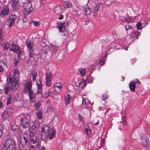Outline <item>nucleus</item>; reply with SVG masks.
<instances>
[{
  "mask_svg": "<svg viewBox=\"0 0 150 150\" xmlns=\"http://www.w3.org/2000/svg\"><path fill=\"white\" fill-rule=\"evenodd\" d=\"M9 82L7 83L3 87V90L5 94L7 95L9 92L12 90L16 91L18 88V77L17 76H10Z\"/></svg>",
  "mask_w": 150,
  "mask_h": 150,
  "instance_id": "1",
  "label": "nucleus"
},
{
  "mask_svg": "<svg viewBox=\"0 0 150 150\" xmlns=\"http://www.w3.org/2000/svg\"><path fill=\"white\" fill-rule=\"evenodd\" d=\"M56 132L48 126L44 125L41 128V139L44 141H46L48 138L52 139L55 136Z\"/></svg>",
  "mask_w": 150,
  "mask_h": 150,
  "instance_id": "2",
  "label": "nucleus"
},
{
  "mask_svg": "<svg viewBox=\"0 0 150 150\" xmlns=\"http://www.w3.org/2000/svg\"><path fill=\"white\" fill-rule=\"evenodd\" d=\"M38 137L35 135H32L26 133H25L21 136V140L23 141V139L25 141L26 144H31L36 143L38 142Z\"/></svg>",
  "mask_w": 150,
  "mask_h": 150,
  "instance_id": "3",
  "label": "nucleus"
},
{
  "mask_svg": "<svg viewBox=\"0 0 150 150\" xmlns=\"http://www.w3.org/2000/svg\"><path fill=\"white\" fill-rule=\"evenodd\" d=\"M21 125L24 128L29 127L30 124V115L28 113L24 115L20 119Z\"/></svg>",
  "mask_w": 150,
  "mask_h": 150,
  "instance_id": "4",
  "label": "nucleus"
},
{
  "mask_svg": "<svg viewBox=\"0 0 150 150\" xmlns=\"http://www.w3.org/2000/svg\"><path fill=\"white\" fill-rule=\"evenodd\" d=\"M4 147V150H16V149L15 141L11 139H8L6 140Z\"/></svg>",
  "mask_w": 150,
  "mask_h": 150,
  "instance_id": "5",
  "label": "nucleus"
},
{
  "mask_svg": "<svg viewBox=\"0 0 150 150\" xmlns=\"http://www.w3.org/2000/svg\"><path fill=\"white\" fill-rule=\"evenodd\" d=\"M13 113V109L11 108H8L2 114V117L3 120H5L9 118L12 115Z\"/></svg>",
  "mask_w": 150,
  "mask_h": 150,
  "instance_id": "6",
  "label": "nucleus"
},
{
  "mask_svg": "<svg viewBox=\"0 0 150 150\" xmlns=\"http://www.w3.org/2000/svg\"><path fill=\"white\" fill-rule=\"evenodd\" d=\"M142 143L145 149H148L149 147V142L147 136L143 134L141 137Z\"/></svg>",
  "mask_w": 150,
  "mask_h": 150,
  "instance_id": "7",
  "label": "nucleus"
},
{
  "mask_svg": "<svg viewBox=\"0 0 150 150\" xmlns=\"http://www.w3.org/2000/svg\"><path fill=\"white\" fill-rule=\"evenodd\" d=\"M140 83L141 82L138 79H137V81H131L129 84V86L130 90L132 91L135 92V89H136L137 86L140 85Z\"/></svg>",
  "mask_w": 150,
  "mask_h": 150,
  "instance_id": "8",
  "label": "nucleus"
},
{
  "mask_svg": "<svg viewBox=\"0 0 150 150\" xmlns=\"http://www.w3.org/2000/svg\"><path fill=\"white\" fill-rule=\"evenodd\" d=\"M17 18V16L16 15L11 14L9 16L6 22V25L9 27H11L14 25L15 20Z\"/></svg>",
  "mask_w": 150,
  "mask_h": 150,
  "instance_id": "9",
  "label": "nucleus"
},
{
  "mask_svg": "<svg viewBox=\"0 0 150 150\" xmlns=\"http://www.w3.org/2000/svg\"><path fill=\"white\" fill-rule=\"evenodd\" d=\"M10 51H12L14 52H16L18 56H19L21 54V52L18 46L13 43L11 45V47L10 49Z\"/></svg>",
  "mask_w": 150,
  "mask_h": 150,
  "instance_id": "10",
  "label": "nucleus"
},
{
  "mask_svg": "<svg viewBox=\"0 0 150 150\" xmlns=\"http://www.w3.org/2000/svg\"><path fill=\"white\" fill-rule=\"evenodd\" d=\"M37 85L38 87V91L37 92V94L38 95L40 94L39 96L40 97H43L44 96L42 93V84L41 82L39 80H38V81H37Z\"/></svg>",
  "mask_w": 150,
  "mask_h": 150,
  "instance_id": "11",
  "label": "nucleus"
},
{
  "mask_svg": "<svg viewBox=\"0 0 150 150\" xmlns=\"http://www.w3.org/2000/svg\"><path fill=\"white\" fill-rule=\"evenodd\" d=\"M33 9L30 4H28L24 8V13L25 15H28L31 13L33 11Z\"/></svg>",
  "mask_w": 150,
  "mask_h": 150,
  "instance_id": "12",
  "label": "nucleus"
},
{
  "mask_svg": "<svg viewBox=\"0 0 150 150\" xmlns=\"http://www.w3.org/2000/svg\"><path fill=\"white\" fill-rule=\"evenodd\" d=\"M9 13L10 11L9 8L6 6L0 12V17H3L6 16L9 14Z\"/></svg>",
  "mask_w": 150,
  "mask_h": 150,
  "instance_id": "13",
  "label": "nucleus"
},
{
  "mask_svg": "<svg viewBox=\"0 0 150 150\" xmlns=\"http://www.w3.org/2000/svg\"><path fill=\"white\" fill-rule=\"evenodd\" d=\"M140 35V33L138 31H134L130 35V38L133 41L134 40L138 38V36Z\"/></svg>",
  "mask_w": 150,
  "mask_h": 150,
  "instance_id": "14",
  "label": "nucleus"
},
{
  "mask_svg": "<svg viewBox=\"0 0 150 150\" xmlns=\"http://www.w3.org/2000/svg\"><path fill=\"white\" fill-rule=\"evenodd\" d=\"M62 88L61 83H56L54 86V90L55 92L58 93L61 91Z\"/></svg>",
  "mask_w": 150,
  "mask_h": 150,
  "instance_id": "15",
  "label": "nucleus"
},
{
  "mask_svg": "<svg viewBox=\"0 0 150 150\" xmlns=\"http://www.w3.org/2000/svg\"><path fill=\"white\" fill-rule=\"evenodd\" d=\"M11 127L14 132L16 134H18L21 132L19 126L16 124L13 125Z\"/></svg>",
  "mask_w": 150,
  "mask_h": 150,
  "instance_id": "16",
  "label": "nucleus"
},
{
  "mask_svg": "<svg viewBox=\"0 0 150 150\" xmlns=\"http://www.w3.org/2000/svg\"><path fill=\"white\" fill-rule=\"evenodd\" d=\"M0 63H2L5 66L6 64V56L4 54L0 56Z\"/></svg>",
  "mask_w": 150,
  "mask_h": 150,
  "instance_id": "17",
  "label": "nucleus"
},
{
  "mask_svg": "<svg viewBox=\"0 0 150 150\" xmlns=\"http://www.w3.org/2000/svg\"><path fill=\"white\" fill-rule=\"evenodd\" d=\"M28 94L30 101L31 102L33 101L35 96L34 93L32 89H29Z\"/></svg>",
  "mask_w": 150,
  "mask_h": 150,
  "instance_id": "18",
  "label": "nucleus"
},
{
  "mask_svg": "<svg viewBox=\"0 0 150 150\" xmlns=\"http://www.w3.org/2000/svg\"><path fill=\"white\" fill-rule=\"evenodd\" d=\"M32 85L31 83H28L25 84V88L24 89V91L25 93H26L27 92L28 89V93L29 92V89H31V87Z\"/></svg>",
  "mask_w": 150,
  "mask_h": 150,
  "instance_id": "19",
  "label": "nucleus"
},
{
  "mask_svg": "<svg viewBox=\"0 0 150 150\" xmlns=\"http://www.w3.org/2000/svg\"><path fill=\"white\" fill-rule=\"evenodd\" d=\"M46 85L50 86L51 85V81L52 79V76H46Z\"/></svg>",
  "mask_w": 150,
  "mask_h": 150,
  "instance_id": "20",
  "label": "nucleus"
},
{
  "mask_svg": "<svg viewBox=\"0 0 150 150\" xmlns=\"http://www.w3.org/2000/svg\"><path fill=\"white\" fill-rule=\"evenodd\" d=\"M54 11L56 14H59L62 12L63 9L61 6H57L54 8Z\"/></svg>",
  "mask_w": 150,
  "mask_h": 150,
  "instance_id": "21",
  "label": "nucleus"
},
{
  "mask_svg": "<svg viewBox=\"0 0 150 150\" xmlns=\"http://www.w3.org/2000/svg\"><path fill=\"white\" fill-rule=\"evenodd\" d=\"M119 19L120 20L125 22L127 21L129 22H132L134 21V19L128 18V19H127L125 17L122 16H120L119 18Z\"/></svg>",
  "mask_w": 150,
  "mask_h": 150,
  "instance_id": "22",
  "label": "nucleus"
},
{
  "mask_svg": "<svg viewBox=\"0 0 150 150\" xmlns=\"http://www.w3.org/2000/svg\"><path fill=\"white\" fill-rule=\"evenodd\" d=\"M26 44L28 50L33 49V43L29 39H27L26 42Z\"/></svg>",
  "mask_w": 150,
  "mask_h": 150,
  "instance_id": "23",
  "label": "nucleus"
},
{
  "mask_svg": "<svg viewBox=\"0 0 150 150\" xmlns=\"http://www.w3.org/2000/svg\"><path fill=\"white\" fill-rule=\"evenodd\" d=\"M91 10L88 6H86L84 8V12L86 15H89L91 13Z\"/></svg>",
  "mask_w": 150,
  "mask_h": 150,
  "instance_id": "24",
  "label": "nucleus"
},
{
  "mask_svg": "<svg viewBox=\"0 0 150 150\" xmlns=\"http://www.w3.org/2000/svg\"><path fill=\"white\" fill-rule=\"evenodd\" d=\"M64 23H61L59 26V29L60 32H63L65 30V25Z\"/></svg>",
  "mask_w": 150,
  "mask_h": 150,
  "instance_id": "25",
  "label": "nucleus"
},
{
  "mask_svg": "<svg viewBox=\"0 0 150 150\" xmlns=\"http://www.w3.org/2000/svg\"><path fill=\"white\" fill-rule=\"evenodd\" d=\"M29 58H33L34 56L35 55V52L33 49L28 50Z\"/></svg>",
  "mask_w": 150,
  "mask_h": 150,
  "instance_id": "26",
  "label": "nucleus"
},
{
  "mask_svg": "<svg viewBox=\"0 0 150 150\" xmlns=\"http://www.w3.org/2000/svg\"><path fill=\"white\" fill-rule=\"evenodd\" d=\"M86 85V81L85 80L81 81L79 84V87L83 89Z\"/></svg>",
  "mask_w": 150,
  "mask_h": 150,
  "instance_id": "27",
  "label": "nucleus"
},
{
  "mask_svg": "<svg viewBox=\"0 0 150 150\" xmlns=\"http://www.w3.org/2000/svg\"><path fill=\"white\" fill-rule=\"evenodd\" d=\"M4 35L1 30L0 29V44L1 45L3 44L2 42L4 39Z\"/></svg>",
  "mask_w": 150,
  "mask_h": 150,
  "instance_id": "28",
  "label": "nucleus"
},
{
  "mask_svg": "<svg viewBox=\"0 0 150 150\" xmlns=\"http://www.w3.org/2000/svg\"><path fill=\"white\" fill-rule=\"evenodd\" d=\"M71 97L69 95H68L67 97H65V104L66 105H67L70 102V100L71 99Z\"/></svg>",
  "mask_w": 150,
  "mask_h": 150,
  "instance_id": "29",
  "label": "nucleus"
},
{
  "mask_svg": "<svg viewBox=\"0 0 150 150\" xmlns=\"http://www.w3.org/2000/svg\"><path fill=\"white\" fill-rule=\"evenodd\" d=\"M8 99L7 100L6 104L9 105L11 103L12 101V97L11 95H9L8 96Z\"/></svg>",
  "mask_w": 150,
  "mask_h": 150,
  "instance_id": "30",
  "label": "nucleus"
},
{
  "mask_svg": "<svg viewBox=\"0 0 150 150\" xmlns=\"http://www.w3.org/2000/svg\"><path fill=\"white\" fill-rule=\"evenodd\" d=\"M65 4L67 8H71L72 7V4L70 1H65Z\"/></svg>",
  "mask_w": 150,
  "mask_h": 150,
  "instance_id": "31",
  "label": "nucleus"
},
{
  "mask_svg": "<svg viewBox=\"0 0 150 150\" xmlns=\"http://www.w3.org/2000/svg\"><path fill=\"white\" fill-rule=\"evenodd\" d=\"M37 117L39 119H41L42 118V112L41 110H38V111L37 112Z\"/></svg>",
  "mask_w": 150,
  "mask_h": 150,
  "instance_id": "32",
  "label": "nucleus"
},
{
  "mask_svg": "<svg viewBox=\"0 0 150 150\" xmlns=\"http://www.w3.org/2000/svg\"><path fill=\"white\" fill-rule=\"evenodd\" d=\"M79 71L80 72V74L81 75H85L86 74V69H85L81 68L79 69Z\"/></svg>",
  "mask_w": 150,
  "mask_h": 150,
  "instance_id": "33",
  "label": "nucleus"
},
{
  "mask_svg": "<svg viewBox=\"0 0 150 150\" xmlns=\"http://www.w3.org/2000/svg\"><path fill=\"white\" fill-rule=\"evenodd\" d=\"M142 24L140 22H139L136 25L137 28L138 30L141 29L142 28L141 27Z\"/></svg>",
  "mask_w": 150,
  "mask_h": 150,
  "instance_id": "34",
  "label": "nucleus"
},
{
  "mask_svg": "<svg viewBox=\"0 0 150 150\" xmlns=\"http://www.w3.org/2000/svg\"><path fill=\"white\" fill-rule=\"evenodd\" d=\"M84 130L85 131V132L86 134H87L88 135L89 134H91V132L89 129L87 128H85L84 129Z\"/></svg>",
  "mask_w": 150,
  "mask_h": 150,
  "instance_id": "35",
  "label": "nucleus"
},
{
  "mask_svg": "<svg viewBox=\"0 0 150 150\" xmlns=\"http://www.w3.org/2000/svg\"><path fill=\"white\" fill-rule=\"evenodd\" d=\"M10 47V45L8 43H5V45L4 46V48L5 50H8V48Z\"/></svg>",
  "mask_w": 150,
  "mask_h": 150,
  "instance_id": "36",
  "label": "nucleus"
},
{
  "mask_svg": "<svg viewBox=\"0 0 150 150\" xmlns=\"http://www.w3.org/2000/svg\"><path fill=\"white\" fill-rule=\"evenodd\" d=\"M3 129V126L0 124V137H1V135H2Z\"/></svg>",
  "mask_w": 150,
  "mask_h": 150,
  "instance_id": "37",
  "label": "nucleus"
},
{
  "mask_svg": "<svg viewBox=\"0 0 150 150\" xmlns=\"http://www.w3.org/2000/svg\"><path fill=\"white\" fill-rule=\"evenodd\" d=\"M103 6V5L102 3H99L97 4H96L95 6L98 8L102 7Z\"/></svg>",
  "mask_w": 150,
  "mask_h": 150,
  "instance_id": "38",
  "label": "nucleus"
},
{
  "mask_svg": "<svg viewBox=\"0 0 150 150\" xmlns=\"http://www.w3.org/2000/svg\"><path fill=\"white\" fill-rule=\"evenodd\" d=\"M12 7L14 11H16L18 9V6L13 4Z\"/></svg>",
  "mask_w": 150,
  "mask_h": 150,
  "instance_id": "39",
  "label": "nucleus"
},
{
  "mask_svg": "<svg viewBox=\"0 0 150 150\" xmlns=\"http://www.w3.org/2000/svg\"><path fill=\"white\" fill-rule=\"evenodd\" d=\"M108 95L107 94H103V97L101 98L102 100H105L106 98H107Z\"/></svg>",
  "mask_w": 150,
  "mask_h": 150,
  "instance_id": "40",
  "label": "nucleus"
},
{
  "mask_svg": "<svg viewBox=\"0 0 150 150\" xmlns=\"http://www.w3.org/2000/svg\"><path fill=\"white\" fill-rule=\"evenodd\" d=\"M40 103H37L35 104L34 105L35 107V108L37 110L39 109V108L40 106Z\"/></svg>",
  "mask_w": 150,
  "mask_h": 150,
  "instance_id": "41",
  "label": "nucleus"
},
{
  "mask_svg": "<svg viewBox=\"0 0 150 150\" xmlns=\"http://www.w3.org/2000/svg\"><path fill=\"white\" fill-rule=\"evenodd\" d=\"M132 28V27L130 25H127L125 26V28L127 31L129 29H131Z\"/></svg>",
  "mask_w": 150,
  "mask_h": 150,
  "instance_id": "42",
  "label": "nucleus"
},
{
  "mask_svg": "<svg viewBox=\"0 0 150 150\" xmlns=\"http://www.w3.org/2000/svg\"><path fill=\"white\" fill-rule=\"evenodd\" d=\"M13 4H15L16 5H18L19 1L18 0H13L12 1Z\"/></svg>",
  "mask_w": 150,
  "mask_h": 150,
  "instance_id": "43",
  "label": "nucleus"
},
{
  "mask_svg": "<svg viewBox=\"0 0 150 150\" xmlns=\"http://www.w3.org/2000/svg\"><path fill=\"white\" fill-rule=\"evenodd\" d=\"M32 22L34 25L36 26H37L39 25V23L38 21H33Z\"/></svg>",
  "mask_w": 150,
  "mask_h": 150,
  "instance_id": "44",
  "label": "nucleus"
},
{
  "mask_svg": "<svg viewBox=\"0 0 150 150\" xmlns=\"http://www.w3.org/2000/svg\"><path fill=\"white\" fill-rule=\"evenodd\" d=\"M98 9L96 6H95L93 9L94 15V16L95 15V14H96L97 13V12L98 11Z\"/></svg>",
  "mask_w": 150,
  "mask_h": 150,
  "instance_id": "45",
  "label": "nucleus"
},
{
  "mask_svg": "<svg viewBox=\"0 0 150 150\" xmlns=\"http://www.w3.org/2000/svg\"><path fill=\"white\" fill-rule=\"evenodd\" d=\"M53 94V92L50 91H49L48 92V96H46L47 97L48 96H51Z\"/></svg>",
  "mask_w": 150,
  "mask_h": 150,
  "instance_id": "46",
  "label": "nucleus"
},
{
  "mask_svg": "<svg viewBox=\"0 0 150 150\" xmlns=\"http://www.w3.org/2000/svg\"><path fill=\"white\" fill-rule=\"evenodd\" d=\"M13 75H17L19 74V73L18 70L16 69H14V72H13Z\"/></svg>",
  "mask_w": 150,
  "mask_h": 150,
  "instance_id": "47",
  "label": "nucleus"
},
{
  "mask_svg": "<svg viewBox=\"0 0 150 150\" xmlns=\"http://www.w3.org/2000/svg\"><path fill=\"white\" fill-rule=\"evenodd\" d=\"M79 119L81 121L83 120V117L82 116V115L81 114H79Z\"/></svg>",
  "mask_w": 150,
  "mask_h": 150,
  "instance_id": "48",
  "label": "nucleus"
},
{
  "mask_svg": "<svg viewBox=\"0 0 150 150\" xmlns=\"http://www.w3.org/2000/svg\"><path fill=\"white\" fill-rule=\"evenodd\" d=\"M103 61H104V59H103V60L102 59H101V60H100V62L99 63V64L100 65H103L105 64V63L103 62Z\"/></svg>",
  "mask_w": 150,
  "mask_h": 150,
  "instance_id": "49",
  "label": "nucleus"
},
{
  "mask_svg": "<svg viewBox=\"0 0 150 150\" xmlns=\"http://www.w3.org/2000/svg\"><path fill=\"white\" fill-rule=\"evenodd\" d=\"M15 62L14 63V64L16 66L18 64V63L19 62V61L17 59H15Z\"/></svg>",
  "mask_w": 150,
  "mask_h": 150,
  "instance_id": "50",
  "label": "nucleus"
},
{
  "mask_svg": "<svg viewBox=\"0 0 150 150\" xmlns=\"http://www.w3.org/2000/svg\"><path fill=\"white\" fill-rule=\"evenodd\" d=\"M32 75H37V71L35 70L33 71L32 72Z\"/></svg>",
  "mask_w": 150,
  "mask_h": 150,
  "instance_id": "51",
  "label": "nucleus"
},
{
  "mask_svg": "<svg viewBox=\"0 0 150 150\" xmlns=\"http://www.w3.org/2000/svg\"><path fill=\"white\" fill-rule=\"evenodd\" d=\"M82 104L85 105L86 104V101L82 97Z\"/></svg>",
  "mask_w": 150,
  "mask_h": 150,
  "instance_id": "52",
  "label": "nucleus"
},
{
  "mask_svg": "<svg viewBox=\"0 0 150 150\" xmlns=\"http://www.w3.org/2000/svg\"><path fill=\"white\" fill-rule=\"evenodd\" d=\"M35 147L33 146H31L30 148V150H35Z\"/></svg>",
  "mask_w": 150,
  "mask_h": 150,
  "instance_id": "53",
  "label": "nucleus"
},
{
  "mask_svg": "<svg viewBox=\"0 0 150 150\" xmlns=\"http://www.w3.org/2000/svg\"><path fill=\"white\" fill-rule=\"evenodd\" d=\"M33 76V81H35L36 79V76Z\"/></svg>",
  "mask_w": 150,
  "mask_h": 150,
  "instance_id": "54",
  "label": "nucleus"
},
{
  "mask_svg": "<svg viewBox=\"0 0 150 150\" xmlns=\"http://www.w3.org/2000/svg\"><path fill=\"white\" fill-rule=\"evenodd\" d=\"M63 18V16L62 15H61L60 16L59 18V19L60 20L62 19Z\"/></svg>",
  "mask_w": 150,
  "mask_h": 150,
  "instance_id": "55",
  "label": "nucleus"
},
{
  "mask_svg": "<svg viewBox=\"0 0 150 150\" xmlns=\"http://www.w3.org/2000/svg\"><path fill=\"white\" fill-rule=\"evenodd\" d=\"M3 70V68L1 66H0V71H2Z\"/></svg>",
  "mask_w": 150,
  "mask_h": 150,
  "instance_id": "56",
  "label": "nucleus"
},
{
  "mask_svg": "<svg viewBox=\"0 0 150 150\" xmlns=\"http://www.w3.org/2000/svg\"><path fill=\"white\" fill-rule=\"evenodd\" d=\"M3 106V104L0 101V109Z\"/></svg>",
  "mask_w": 150,
  "mask_h": 150,
  "instance_id": "57",
  "label": "nucleus"
},
{
  "mask_svg": "<svg viewBox=\"0 0 150 150\" xmlns=\"http://www.w3.org/2000/svg\"><path fill=\"white\" fill-rule=\"evenodd\" d=\"M41 150H45V147L43 146L41 148Z\"/></svg>",
  "mask_w": 150,
  "mask_h": 150,
  "instance_id": "58",
  "label": "nucleus"
},
{
  "mask_svg": "<svg viewBox=\"0 0 150 150\" xmlns=\"http://www.w3.org/2000/svg\"><path fill=\"white\" fill-rule=\"evenodd\" d=\"M52 47L53 48L56 49H57V48L56 46L54 45Z\"/></svg>",
  "mask_w": 150,
  "mask_h": 150,
  "instance_id": "59",
  "label": "nucleus"
},
{
  "mask_svg": "<svg viewBox=\"0 0 150 150\" xmlns=\"http://www.w3.org/2000/svg\"><path fill=\"white\" fill-rule=\"evenodd\" d=\"M88 23H89V22L88 21H86L85 23V25H86Z\"/></svg>",
  "mask_w": 150,
  "mask_h": 150,
  "instance_id": "60",
  "label": "nucleus"
},
{
  "mask_svg": "<svg viewBox=\"0 0 150 150\" xmlns=\"http://www.w3.org/2000/svg\"><path fill=\"white\" fill-rule=\"evenodd\" d=\"M98 124H99V122H98L96 123L95 124V125H98Z\"/></svg>",
  "mask_w": 150,
  "mask_h": 150,
  "instance_id": "61",
  "label": "nucleus"
},
{
  "mask_svg": "<svg viewBox=\"0 0 150 150\" xmlns=\"http://www.w3.org/2000/svg\"><path fill=\"white\" fill-rule=\"evenodd\" d=\"M49 74H50L51 75H52V74H51V73H50V72H49Z\"/></svg>",
  "mask_w": 150,
  "mask_h": 150,
  "instance_id": "62",
  "label": "nucleus"
},
{
  "mask_svg": "<svg viewBox=\"0 0 150 150\" xmlns=\"http://www.w3.org/2000/svg\"><path fill=\"white\" fill-rule=\"evenodd\" d=\"M46 75H49V74L47 73H46Z\"/></svg>",
  "mask_w": 150,
  "mask_h": 150,
  "instance_id": "63",
  "label": "nucleus"
},
{
  "mask_svg": "<svg viewBox=\"0 0 150 150\" xmlns=\"http://www.w3.org/2000/svg\"><path fill=\"white\" fill-rule=\"evenodd\" d=\"M29 1H31L32 0H28Z\"/></svg>",
  "mask_w": 150,
  "mask_h": 150,
  "instance_id": "64",
  "label": "nucleus"
}]
</instances>
